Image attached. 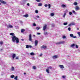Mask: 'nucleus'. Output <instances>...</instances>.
I'll return each mask as SVG.
<instances>
[{
	"mask_svg": "<svg viewBox=\"0 0 80 80\" xmlns=\"http://www.w3.org/2000/svg\"><path fill=\"white\" fill-rule=\"evenodd\" d=\"M12 38L13 42H16L17 43L19 42V39H18V38H17L15 36H12Z\"/></svg>",
	"mask_w": 80,
	"mask_h": 80,
	"instance_id": "f257e3e1",
	"label": "nucleus"
},
{
	"mask_svg": "<svg viewBox=\"0 0 80 80\" xmlns=\"http://www.w3.org/2000/svg\"><path fill=\"white\" fill-rule=\"evenodd\" d=\"M29 40L30 42H32V35L30 34L29 36Z\"/></svg>",
	"mask_w": 80,
	"mask_h": 80,
	"instance_id": "f03ea898",
	"label": "nucleus"
},
{
	"mask_svg": "<svg viewBox=\"0 0 80 80\" xmlns=\"http://www.w3.org/2000/svg\"><path fill=\"white\" fill-rule=\"evenodd\" d=\"M8 28H13V26L10 24H9L7 26Z\"/></svg>",
	"mask_w": 80,
	"mask_h": 80,
	"instance_id": "7ed1b4c3",
	"label": "nucleus"
},
{
	"mask_svg": "<svg viewBox=\"0 0 80 80\" xmlns=\"http://www.w3.org/2000/svg\"><path fill=\"white\" fill-rule=\"evenodd\" d=\"M75 44H71L70 47H71V48H75Z\"/></svg>",
	"mask_w": 80,
	"mask_h": 80,
	"instance_id": "20e7f679",
	"label": "nucleus"
},
{
	"mask_svg": "<svg viewBox=\"0 0 80 80\" xmlns=\"http://www.w3.org/2000/svg\"><path fill=\"white\" fill-rule=\"evenodd\" d=\"M47 27V25H44V26L43 28V30L44 31H45V30H46Z\"/></svg>",
	"mask_w": 80,
	"mask_h": 80,
	"instance_id": "39448f33",
	"label": "nucleus"
},
{
	"mask_svg": "<svg viewBox=\"0 0 80 80\" xmlns=\"http://www.w3.org/2000/svg\"><path fill=\"white\" fill-rule=\"evenodd\" d=\"M64 43V41H61L56 43V45H58V44H62V43Z\"/></svg>",
	"mask_w": 80,
	"mask_h": 80,
	"instance_id": "423d86ee",
	"label": "nucleus"
},
{
	"mask_svg": "<svg viewBox=\"0 0 80 80\" xmlns=\"http://www.w3.org/2000/svg\"><path fill=\"white\" fill-rule=\"evenodd\" d=\"M26 48H32V46L31 45H26Z\"/></svg>",
	"mask_w": 80,
	"mask_h": 80,
	"instance_id": "0eeeda50",
	"label": "nucleus"
},
{
	"mask_svg": "<svg viewBox=\"0 0 80 80\" xmlns=\"http://www.w3.org/2000/svg\"><path fill=\"white\" fill-rule=\"evenodd\" d=\"M75 25V23L73 22H72L71 23H70L69 24L68 26V27H70V26H71L72 25Z\"/></svg>",
	"mask_w": 80,
	"mask_h": 80,
	"instance_id": "6e6552de",
	"label": "nucleus"
},
{
	"mask_svg": "<svg viewBox=\"0 0 80 80\" xmlns=\"http://www.w3.org/2000/svg\"><path fill=\"white\" fill-rule=\"evenodd\" d=\"M57 58H58V56L57 55H55L52 57V58L53 59H55Z\"/></svg>",
	"mask_w": 80,
	"mask_h": 80,
	"instance_id": "1a4fd4ad",
	"label": "nucleus"
},
{
	"mask_svg": "<svg viewBox=\"0 0 80 80\" xmlns=\"http://www.w3.org/2000/svg\"><path fill=\"white\" fill-rule=\"evenodd\" d=\"M0 2H1V3H3V4H6V3H7V2H6L2 0H0Z\"/></svg>",
	"mask_w": 80,
	"mask_h": 80,
	"instance_id": "9d476101",
	"label": "nucleus"
},
{
	"mask_svg": "<svg viewBox=\"0 0 80 80\" xmlns=\"http://www.w3.org/2000/svg\"><path fill=\"white\" fill-rule=\"evenodd\" d=\"M38 40H36L35 41V47H36V46H37V45L38 44Z\"/></svg>",
	"mask_w": 80,
	"mask_h": 80,
	"instance_id": "9b49d317",
	"label": "nucleus"
},
{
	"mask_svg": "<svg viewBox=\"0 0 80 80\" xmlns=\"http://www.w3.org/2000/svg\"><path fill=\"white\" fill-rule=\"evenodd\" d=\"M41 48H44V49H45V48H47V46L43 45L41 47Z\"/></svg>",
	"mask_w": 80,
	"mask_h": 80,
	"instance_id": "f8f14e48",
	"label": "nucleus"
},
{
	"mask_svg": "<svg viewBox=\"0 0 80 80\" xmlns=\"http://www.w3.org/2000/svg\"><path fill=\"white\" fill-rule=\"evenodd\" d=\"M22 17H25L26 18H27V17H28V14H25V15H23Z\"/></svg>",
	"mask_w": 80,
	"mask_h": 80,
	"instance_id": "ddd939ff",
	"label": "nucleus"
},
{
	"mask_svg": "<svg viewBox=\"0 0 80 80\" xmlns=\"http://www.w3.org/2000/svg\"><path fill=\"white\" fill-rule=\"evenodd\" d=\"M76 10V11H77V10H79V9H80V8H79V7H78V6H76L75 8Z\"/></svg>",
	"mask_w": 80,
	"mask_h": 80,
	"instance_id": "4468645a",
	"label": "nucleus"
},
{
	"mask_svg": "<svg viewBox=\"0 0 80 80\" xmlns=\"http://www.w3.org/2000/svg\"><path fill=\"white\" fill-rule=\"evenodd\" d=\"M59 67L61 68H64V67L63 65H59Z\"/></svg>",
	"mask_w": 80,
	"mask_h": 80,
	"instance_id": "2eb2a0df",
	"label": "nucleus"
},
{
	"mask_svg": "<svg viewBox=\"0 0 80 80\" xmlns=\"http://www.w3.org/2000/svg\"><path fill=\"white\" fill-rule=\"evenodd\" d=\"M15 57H16V55L15 54H13L12 56L13 59H14Z\"/></svg>",
	"mask_w": 80,
	"mask_h": 80,
	"instance_id": "dca6fc26",
	"label": "nucleus"
},
{
	"mask_svg": "<svg viewBox=\"0 0 80 80\" xmlns=\"http://www.w3.org/2000/svg\"><path fill=\"white\" fill-rule=\"evenodd\" d=\"M27 1V0H23L22 2V3H23V4H25V3H26V2Z\"/></svg>",
	"mask_w": 80,
	"mask_h": 80,
	"instance_id": "f3484780",
	"label": "nucleus"
},
{
	"mask_svg": "<svg viewBox=\"0 0 80 80\" xmlns=\"http://www.w3.org/2000/svg\"><path fill=\"white\" fill-rule=\"evenodd\" d=\"M67 6L64 4H62L61 5V7L62 8H65Z\"/></svg>",
	"mask_w": 80,
	"mask_h": 80,
	"instance_id": "a211bd4d",
	"label": "nucleus"
},
{
	"mask_svg": "<svg viewBox=\"0 0 80 80\" xmlns=\"http://www.w3.org/2000/svg\"><path fill=\"white\" fill-rule=\"evenodd\" d=\"M66 15H67V13H66V12L64 13V14H63V15L62 16L63 18H65V16H66Z\"/></svg>",
	"mask_w": 80,
	"mask_h": 80,
	"instance_id": "6ab92c4d",
	"label": "nucleus"
},
{
	"mask_svg": "<svg viewBox=\"0 0 80 80\" xmlns=\"http://www.w3.org/2000/svg\"><path fill=\"white\" fill-rule=\"evenodd\" d=\"M52 68V67H51V66H50L49 67H48L47 68V69L48 70H51Z\"/></svg>",
	"mask_w": 80,
	"mask_h": 80,
	"instance_id": "aec40b11",
	"label": "nucleus"
},
{
	"mask_svg": "<svg viewBox=\"0 0 80 80\" xmlns=\"http://www.w3.org/2000/svg\"><path fill=\"white\" fill-rule=\"evenodd\" d=\"M54 14L53 13H51L50 14V16H51V17H53V16L54 15Z\"/></svg>",
	"mask_w": 80,
	"mask_h": 80,
	"instance_id": "412c9836",
	"label": "nucleus"
},
{
	"mask_svg": "<svg viewBox=\"0 0 80 80\" xmlns=\"http://www.w3.org/2000/svg\"><path fill=\"white\" fill-rule=\"evenodd\" d=\"M25 31V29H21V32H22V33H23V32H24V31Z\"/></svg>",
	"mask_w": 80,
	"mask_h": 80,
	"instance_id": "4be33fe9",
	"label": "nucleus"
},
{
	"mask_svg": "<svg viewBox=\"0 0 80 80\" xmlns=\"http://www.w3.org/2000/svg\"><path fill=\"white\" fill-rule=\"evenodd\" d=\"M38 6H42V3H38Z\"/></svg>",
	"mask_w": 80,
	"mask_h": 80,
	"instance_id": "5701e85b",
	"label": "nucleus"
},
{
	"mask_svg": "<svg viewBox=\"0 0 80 80\" xmlns=\"http://www.w3.org/2000/svg\"><path fill=\"white\" fill-rule=\"evenodd\" d=\"M40 28L39 27H36V29L37 30H39Z\"/></svg>",
	"mask_w": 80,
	"mask_h": 80,
	"instance_id": "b1692460",
	"label": "nucleus"
},
{
	"mask_svg": "<svg viewBox=\"0 0 80 80\" xmlns=\"http://www.w3.org/2000/svg\"><path fill=\"white\" fill-rule=\"evenodd\" d=\"M14 67H12L11 69V71H13L14 70Z\"/></svg>",
	"mask_w": 80,
	"mask_h": 80,
	"instance_id": "393cba45",
	"label": "nucleus"
},
{
	"mask_svg": "<svg viewBox=\"0 0 80 80\" xmlns=\"http://www.w3.org/2000/svg\"><path fill=\"white\" fill-rule=\"evenodd\" d=\"M68 24V22H64L63 23V25H67Z\"/></svg>",
	"mask_w": 80,
	"mask_h": 80,
	"instance_id": "a878e982",
	"label": "nucleus"
},
{
	"mask_svg": "<svg viewBox=\"0 0 80 80\" xmlns=\"http://www.w3.org/2000/svg\"><path fill=\"white\" fill-rule=\"evenodd\" d=\"M70 36L71 37L73 38V35L72 34H70Z\"/></svg>",
	"mask_w": 80,
	"mask_h": 80,
	"instance_id": "bb28decb",
	"label": "nucleus"
},
{
	"mask_svg": "<svg viewBox=\"0 0 80 80\" xmlns=\"http://www.w3.org/2000/svg\"><path fill=\"white\" fill-rule=\"evenodd\" d=\"M44 34L45 35H48V32H44Z\"/></svg>",
	"mask_w": 80,
	"mask_h": 80,
	"instance_id": "cd10ccee",
	"label": "nucleus"
},
{
	"mask_svg": "<svg viewBox=\"0 0 80 80\" xmlns=\"http://www.w3.org/2000/svg\"><path fill=\"white\" fill-rule=\"evenodd\" d=\"M69 15H72V12H69Z\"/></svg>",
	"mask_w": 80,
	"mask_h": 80,
	"instance_id": "c85d7f7f",
	"label": "nucleus"
},
{
	"mask_svg": "<svg viewBox=\"0 0 80 80\" xmlns=\"http://www.w3.org/2000/svg\"><path fill=\"white\" fill-rule=\"evenodd\" d=\"M17 78H18V77L17 76H16L14 78V79H15V80H18Z\"/></svg>",
	"mask_w": 80,
	"mask_h": 80,
	"instance_id": "c756f323",
	"label": "nucleus"
},
{
	"mask_svg": "<svg viewBox=\"0 0 80 80\" xmlns=\"http://www.w3.org/2000/svg\"><path fill=\"white\" fill-rule=\"evenodd\" d=\"M75 46L76 48H78V45L77 44H75Z\"/></svg>",
	"mask_w": 80,
	"mask_h": 80,
	"instance_id": "7c9ffc66",
	"label": "nucleus"
},
{
	"mask_svg": "<svg viewBox=\"0 0 80 80\" xmlns=\"http://www.w3.org/2000/svg\"><path fill=\"white\" fill-rule=\"evenodd\" d=\"M64 12H65L64 13H67L68 12V10L67 9L65 11H64Z\"/></svg>",
	"mask_w": 80,
	"mask_h": 80,
	"instance_id": "2f4dec72",
	"label": "nucleus"
},
{
	"mask_svg": "<svg viewBox=\"0 0 80 80\" xmlns=\"http://www.w3.org/2000/svg\"><path fill=\"white\" fill-rule=\"evenodd\" d=\"M14 77H15V76H14V75H12L11 76V77L12 78H14Z\"/></svg>",
	"mask_w": 80,
	"mask_h": 80,
	"instance_id": "473e14b6",
	"label": "nucleus"
},
{
	"mask_svg": "<svg viewBox=\"0 0 80 80\" xmlns=\"http://www.w3.org/2000/svg\"><path fill=\"white\" fill-rule=\"evenodd\" d=\"M46 72H47L48 73H49V70L47 69H46Z\"/></svg>",
	"mask_w": 80,
	"mask_h": 80,
	"instance_id": "72a5a7b5",
	"label": "nucleus"
},
{
	"mask_svg": "<svg viewBox=\"0 0 80 80\" xmlns=\"http://www.w3.org/2000/svg\"><path fill=\"white\" fill-rule=\"evenodd\" d=\"M31 55H34V53L33 52H31L30 53Z\"/></svg>",
	"mask_w": 80,
	"mask_h": 80,
	"instance_id": "f704fd0d",
	"label": "nucleus"
},
{
	"mask_svg": "<svg viewBox=\"0 0 80 80\" xmlns=\"http://www.w3.org/2000/svg\"><path fill=\"white\" fill-rule=\"evenodd\" d=\"M72 13H74V14H75V13H76V12H75V11L74 10H72Z\"/></svg>",
	"mask_w": 80,
	"mask_h": 80,
	"instance_id": "c9c22d12",
	"label": "nucleus"
},
{
	"mask_svg": "<svg viewBox=\"0 0 80 80\" xmlns=\"http://www.w3.org/2000/svg\"><path fill=\"white\" fill-rule=\"evenodd\" d=\"M10 35H12V36H14V35H14V33H10Z\"/></svg>",
	"mask_w": 80,
	"mask_h": 80,
	"instance_id": "e433bc0d",
	"label": "nucleus"
},
{
	"mask_svg": "<svg viewBox=\"0 0 80 80\" xmlns=\"http://www.w3.org/2000/svg\"><path fill=\"white\" fill-rule=\"evenodd\" d=\"M77 4H78V3L77 2H75L74 3V5H77Z\"/></svg>",
	"mask_w": 80,
	"mask_h": 80,
	"instance_id": "4c0bfd02",
	"label": "nucleus"
},
{
	"mask_svg": "<svg viewBox=\"0 0 80 80\" xmlns=\"http://www.w3.org/2000/svg\"><path fill=\"white\" fill-rule=\"evenodd\" d=\"M35 13H38V11L37 10H36L35 11Z\"/></svg>",
	"mask_w": 80,
	"mask_h": 80,
	"instance_id": "58836bf2",
	"label": "nucleus"
},
{
	"mask_svg": "<svg viewBox=\"0 0 80 80\" xmlns=\"http://www.w3.org/2000/svg\"><path fill=\"white\" fill-rule=\"evenodd\" d=\"M51 7V5H50V4H48V8H50Z\"/></svg>",
	"mask_w": 80,
	"mask_h": 80,
	"instance_id": "ea45409f",
	"label": "nucleus"
},
{
	"mask_svg": "<svg viewBox=\"0 0 80 80\" xmlns=\"http://www.w3.org/2000/svg\"><path fill=\"white\" fill-rule=\"evenodd\" d=\"M0 45H2L3 44V42L2 41H1L0 42Z\"/></svg>",
	"mask_w": 80,
	"mask_h": 80,
	"instance_id": "a19ab883",
	"label": "nucleus"
},
{
	"mask_svg": "<svg viewBox=\"0 0 80 80\" xmlns=\"http://www.w3.org/2000/svg\"><path fill=\"white\" fill-rule=\"evenodd\" d=\"M68 30H69V31H70V30H71V28L70 27L68 28Z\"/></svg>",
	"mask_w": 80,
	"mask_h": 80,
	"instance_id": "79ce46f5",
	"label": "nucleus"
},
{
	"mask_svg": "<svg viewBox=\"0 0 80 80\" xmlns=\"http://www.w3.org/2000/svg\"><path fill=\"white\" fill-rule=\"evenodd\" d=\"M78 34L79 37L80 36V32H78Z\"/></svg>",
	"mask_w": 80,
	"mask_h": 80,
	"instance_id": "37998d69",
	"label": "nucleus"
},
{
	"mask_svg": "<svg viewBox=\"0 0 80 80\" xmlns=\"http://www.w3.org/2000/svg\"><path fill=\"white\" fill-rule=\"evenodd\" d=\"M33 69H36V67L35 66H33Z\"/></svg>",
	"mask_w": 80,
	"mask_h": 80,
	"instance_id": "c03bdc74",
	"label": "nucleus"
},
{
	"mask_svg": "<svg viewBox=\"0 0 80 80\" xmlns=\"http://www.w3.org/2000/svg\"><path fill=\"white\" fill-rule=\"evenodd\" d=\"M33 26H37V24H35V23H33Z\"/></svg>",
	"mask_w": 80,
	"mask_h": 80,
	"instance_id": "a18cd8bd",
	"label": "nucleus"
},
{
	"mask_svg": "<svg viewBox=\"0 0 80 80\" xmlns=\"http://www.w3.org/2000/svg\"><path fill=\"white\" fill-rule=\"evenodd\" d=\"M42 55H43V54L41 53L40 54V55H39V57H42Z\"/></svg>",
	"mask_w": 80,
	"mask_h": 80,
	"instance_id": "49530a36",
	"label": "nucleus"
},
{
	"mask_svg": "<svg viewBox=\"0 0 80 80\" xmlns=\"http://www.w3.org/2000/svg\"><path fill=\"white\" fill-rule=\"evenodd\" d=\"M72 38H77V37H76V36H73V37H72Z\"/></svg>",
	"mask_w": 80,
	"mask_h": 80,
	"instance_id": "de8ad7c7",
	"label": "nucleus"
},
{
	"mask_svg": "<svg viewBox=\"0 0 80 80\" xmlns=\"http://www.w3.org/2000/svg\"><path fill=\"white\" fill-rule=\"evenodd\" d=\"M66 38V36H64L63 37V38Z\"/></svg>",
	"mask_w": 80,
	"mask_h": 80,
	"instance_id": "09e8293b",
	"label": "nucleus"
},
{
	"mask_svg": "<svg viewBox=\"0 0 80 80\" xmlns=\"http://www.w3.org/2000/svg\"><path fill=\"white\" fill-rule=\"evenodd\" d=\"M44 6H45V7H48V5H47V4H45V5H44Z\"/></svg>",
	"mask_w": 80,
	"mask_h": 80,
	"instance_id": "8fccbe9b",
	"label": "nucleus"
},
{
	"mask_svg": "<svg viewBox=\"0 0 80 80\" xmlns=\"http://www.w3.org/2000/svg\"><path fill=\"white\" fill-rule=\"evenodd\" d=\"M62 77V78H65V76H63Z\"/></svg>",
	"mask_w": 80,
	"mask_h": 80,
	"instance_id": "3c124183",
	"label": "nucleus"
},
{
	"mask_svg": "<svg viewBox=\"0 0 80 80\" xmlns=\"http://www.w3.org/2000/svg\"><path fill=\"white\" fill-rule=\"evenodd\" d=\"M36 1L38 2H40V0H36Z\"/></svg>",
	"mask_w": 80,
	"mask_h": 80,
	"instance_id": "603ef678",
	"label": "nucleus"
},
{
	"mask_svg": "<svg viewBox=\"0 0 80 80\" xmlns=\"http://www.w3.org/2000/svg\"><path fill=\"white\" fill-rule=\"evenodd\" d=\"M36 17H37V18H40V16H37Z\"/></svg>",
	"mask_w": 80,
	"mask_h": 80,
	"instance_id": "864d4df0",
	"label": "nucleus"
},
{
	"mask_svg": "<svg viewBox=\"0 0 80 80\" xmlns=\"http://www.w3.org/2000/svg\"><path fill=\"white\" fill-rule=\"evenodd\" d=\"M16 59L17 60H18V57H17L16 58Z\"/></svg>",
	"mask_w": 80,
	"mask_h": 80,
	"instance_id": "5fc2aeb1",
	"label": "nucleus"
},
{
	"mask_svg": "<svg viewBox=\"0 0 80 80\" xmlns=\"http://www.w3.org/2000/svg\"><path fill=\"white\" fill-rule=\"evenodd\" d=\"M41 33L40 32H38L37 33L38 35H40Z\"/></svg>",
	"mask_w": 80,
	"mask_h": 80,
	"instance_id": "6e6d98bb",
	"label": "nucleus"
},
{
	"mask_svg": "<svg viewBox=\"0 0 80 80\" xmlns=\"http://www.w3.org/2000/svg\"><path fill=\"white\" fill-rule=\"evenodd\" d=\"M20 23H23V22L22 21H20Z\"/></svg>",
	"mask_w": 80,
	"mask_h": 80,
	"instance_id": "4d7b16f0",
	"label": "nucleus"
},
{
	"mask_svg": "<svg viewBox=\"0 0 80 80\" xmlns=\"http://www.w3.org/2000/svg\"><path fill=\"white\" fill-rule=\"evenodd\" d=\"M16 28H18V26H16Z\"/></svg>",
	"mask_w": 80,
	"mask_h": 80,
	"instance_id": "13d9d810",
	"label": "nucleus"
},
{
	"mask_svg": "<svg viewBox=\"0 0 80 80\" xmlns=\"http://www.w3.org/2000/svg\"><path fill=\"white\" fill-rule=\"evenodd\" d=\"M27 5L28 6H30V4L29 3H28L27 4Z\"/></svg>",
	"mask_w": 80,
	"mask_h": 80,
	"instance_id": "bf43d9fd",
	"label": "nucleus"
},
{
	"mask_svg": "<svg viewBox=\"0 0 80 80\" xmlns=\"http://www.w3.org/2000/svg\"><path fill=\"white\" fill-rule=\"evenodd\" d=\"M55 25H54L53 24H52V27H54Z\"/></svg>",
	"mask_w": 80,
	"mask_h": 80,
	"instance_id": "052dcab7",
	"label": "nucleus"
},
{
	"mask_svg": "<svg viewBox=\"0 0 80 80\" xmlns=\"http://www.w3.org/2000/svg\"><path fill=\"white\" fill-rule=\"evenodd\" d=\"M22 13H23V12H24V11H23V10H22Z\"/></svg>",
	"mask_w": 80,
	"mask_h": 80,
	"instance_id": "680f3d73",
	"label": "nucleus"
},
{
	"mask_svg": "<svg viewBox=\"0 0 80 80\" xmlns=\"http://www.w3.org/2000/svg\"><path fill=\"white\" fill-rule=\"evenodd\" d=\"M21 40H22V41H23V40H24V39H21Z\"/></svg>",
	"mask_w": 80,
	"mask_h": 80,
	"instance_id": "e2e57ef3",
	"label": "nucleus"
},
{
	"mask_svg": "<svg viewBox=\"0 0 80 80\" xmlns=\"http://www.w3.org/2000/svg\"><path fill=\"white\" fill-rule=\"evenodd\" d=\"M24 75H26V73L24 72Z\"/></svg>",
	"mask_w": 80,
	"mask_h": 80,
	"instance_id": "0e129e2a",
	"label": "nucleus"
},
{
	"mask_svg": "<svg viewBox=\"0 0 80 80\" xmlns=\"http://www.w3.org/2000/svg\"><path fill=\"white\" fill-rule=\"evenodd\" d=\"M79 30V29L78 28H77V30Z\"/></svg>",
	"mask_w": 80,
	"mask_h": 80,
	"instance_id": "69168bd1",
	"label": "nucleus"
},
{
	"mask_svg": "<svg viewBox=\"0 0 80 80\" xmlns=\"http://www.w3.org/2000/svg\"><path fill=\"white\" fill-rule=\"evenodd\" d=\"M0 5H2V3H0Z\"/></svg>",
	"mask_w": 80,
	"mask_h": 80,
	"instance_id": "338daca9",
	"label": "nucleus"
},
{
	"mask_svg": "<svg viewBox=\"0 0 80 80\" xmlns=\"http://www.w3.org/2000/svg\"><path fill=\"white\" fill-rule=\"evenodd\" d=\"M32 58H33V57H32Z\"/></svg>",
	"mask_w": 80,
	"mask_h": 80,
	"instance_id": "774afa93",
	"label": "nucleus"
}]
</instances>
